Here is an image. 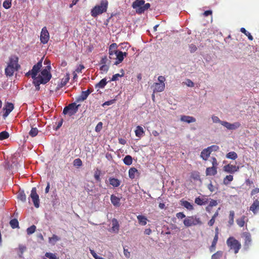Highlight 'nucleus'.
Listing matches in <instances>:
<instances>
[{"label":"nucleus","mask_w":259,"mask_h":259,"mask_svg":"<svg viewBox=\"0 0 259 259\" xmlns=\"http://www.w3.org/2000/svg\"><path fill=\"white\" fill-rule=\"evenodd\" d=\"M149 3H145L144 0H135L132 4V7L138 14H142L150 7Z\"/></svg>","instance_id":"1"},{"label":"nucleus","mask_w":259,"mask_h":259,"mask_svg":"<svg viewBox=\"0 0 259 259\" xmlns=\"http://www.w3.org/2000/svg\"><path fill=\"white\" fill-rule=\"evenodd\" d=\"M108 2L107 0H102L100 4L96 6L91 11V15L93 17H96L107 11Z\"/></svg>","instance_id":"2"},{"label":"nucleus","mask_w":259,"mask_h":259,"mask_svg":"<svg viewBox=\"0 0 259 259\" xmlns=\"http://www.w3.org/2000/svg\"><path fill=\"white\" fill-rule=\"evenodd\" d=\"M226 243L230 249L233 250L235 254L239 252L241 247V243L233 237H230Z\"/></svg>","instance_id":"3"},{"label":"nucleus","mask_w":259,"mask_h":259,"mask_svg":"<svg viewBox=\"0 0 259 259\" xmlns=\"http://www.w3.org/2000/svg\"><path fill=\"white\" fill-rule=\"evenodd\" d=\"M51 67L50 65L47 66L46 68L44 69L40 72V75L37 76L38 79L41 80L40 82L47 83L48 82L52 77V74L50 73Z\"/></svg>","instance_id":"4"},{"label":"nucleus","mask_w":259,"mask_h":259,"mask_svg":"<svg viewBox=\"0 0 259 259\" xmlns=\"http://www.w3.org/2000/svg\"><path fill=\"white\" fill-rule=\"evenodd\" d=\"M202 224L200 219L196 216L188 217L184 220V224L186 227L201 225Z\"/></svg>","instance_id":"5"},{"label":"nucleus","mask_w":259,"mask_h":259,"mask_svg":"<svg viewBox=\"0 0 259 259\" xmlns=\"http://www.w3.org/2000/svg\"><path fill=\"white\" fill-rule=\"evenodd\" d=\"M79 106V105H77L75 103H71L64 108L63 113L72 116L77 112Z\"/></svg>","instance_id":"6"},{"label":"nucleus","mask_w":259,"mask_h":259,"mask_svg":"<svg viewBox=\"0 0 259 259\" xmlns=\"http://www.w3.org/2000/svg\"><path fill=\"white\" fill-rule=\"evenodd\" d=\"M30 197L32 199L33 204L36 208L39 206V196L37 193L36 189L35 187L32 188L30 194Z\"/></svg>","instance_id":"7"},{"label":"nucleus","mask_w":259,"mask_h":259,"mask_svg":"<svg viewBox=\"0 0 259 259\" xmlns=\"http://www.w3.org/2000/svg\"><path fill=\"white\" fill-rule=\"evenodd\" d=\"M50 38V34L46 26L44 27L41 31L40 35V42L43 44L48 43Z\"/></svg>","instance_id":"8"},{"label":"nucleus","mask_w":259,"mask_h":259,"mask_svg":"<svg viewBox=\"0 0 259 259\" xmlns=\"http://www.w3.org/2000/svg\"><path fill=\"white\" fill-rule=\"evenodd\" d=\"M114 55L115 56L116 59L114 64L117 65L123 61L124 57L126 56L127 53L126 52L123 53L121 51H118L117 50H114Z\"/></svg>","instance_id":"9"},{"label":"nucleus","mask_w":259,"mask_h":259,"mask_svg":"<svg viewBox=\"0 0 259 259\" xmlns=\"http://www.w3.org/2000/svg\"><path fill=\"white\" fill-rule=\"evenodd\" d=\"M19 58L16 56H11L9 59V62L8 63V66L16 68V69L18 70L20 68V65L18 64Z\"/></svg>","instance_id":"10"},{"label":"nucleus","mask_w":259,"mask_h":259,"mask_svg":"<svg viewBox=\"0 0 259 259\" xmlns=\"http://www.w3.org/2000/svg\"><path fill=\"white\" fill-rule=\"evenodd\" d=\"M239 167L238 166L228 164L223 167V170L226 172L233 174L239 170Z\"/></svg>","instance_id":"11"},{"label":"nucleus","mask_w":259,"mask_h":259,"mask_svg":"<svg viewBox=\"0 0 259 259\" xmlns=\"http://www.w3.org/2000/svg\"><path fill=\"white\" fill-rule=\"evenodd\" d=\"M42 67V60L38 61L36 64L34 65L32 69H31V72H32V78L37 77V73L39 72L41 67Z\"/></svg>","instance_id":"12"},{"label":"nucleus","mask_w":259,"mask_h":259,"mask_svg":"<svg viewBox=\"0 0 259 259\" xmlns=\"http://www.w3.org/2000/svg\"><path fill=\"white\" fill-rule=\"evenodd\" d=\"M14 106L13 104L12 103L7 102L4 108V110L5 111L3 114V117L5 118L14 109Z\"/></svg>","instance_id":"13"},{"label":"nucleus","mask_w":259,"mask_h":259,"mask_svg":"<svg viewBox=\"0 0 259 259\" xmlns=\"http://www.w3.org/2000/svg\"><path fill=\"white\" fill-rule=\"evenodd\" d=\"M249 210L251 211L254 214L259 212V201L257 199L254 200L249 207Z\"/></svg>","instance_id":"14"},{"label":"nucleus","mask_w":259,"mask_h":259,"mask_svg":"<svg viewBox=\"0 0 259 259\" xmlns=\"http://www.w3.org/2000/svg\"><path fill=\"white\" fill-rule=\"evenodd\" d=\"M152 88H153V91L154 93L161 92L164 90L165 83L156 82L153 84Z\"/></svg>","instance_id":"15"},{"label":"nucleus","mask_w":259,"mask_h":259,"mask_svg":"<svg viewBox=\"0 0 259 259\" xmlns=\"http://www.w3.org/2000/svg\"><path fill=\"white\" fill-rule=\"evenodd\" d=\"M242 235L244 237V246L248 247L251 242V234L249 232H244Z\"/></svg>","instance_id":"16"},{"label":"nucleus","mask_w":259,"mask_h":259,"mask_svg":"<svg viewBox=\"0 0 259 259\" xmlns=\"http://www.w3.org/2000/svg\"><path fill=\"white\" fill-rule=\"evenodd\" d=\"M120 198L112 194L110 196V200L112 204L115 207H119L120 206Z\"/></svg>","instance_id":"17"},{"label":"nucleus","mask_w":259,"mask_h":259,"mask_svg":"<svg viewBox=\"0 0 259 259\" xmlns=\"http://www.w3.org/2000/svg\"><path fill=\"white\" fill-rule=\"evenodd\" d=\"M248 219L245 215H243L240 218L236 220V223L240 227L244 226L246 223L248 222Z\"/></svg>","instance_id":"18"},{"label":"nucleus","mask_w":259,"mask_h":259,"mask_svg":"<svg viewBox=\"0 0 259 259\" xmlns=\"http://www.w3.org/2000/svg\"><path fill=\"white\" fill-rule=\"evenodd\" d=\"M112 232L115 233H118L119 230V224L117 219L114 218L112 220Z\"/></svg>","instance_id":"19"},{"label":"nucleus","mask_w":259,"mask_h":259,"mask_svg":"<svg viewBox=\"0 0 259 259\" xmlns=\"http://www.w3.org/2000/svg\"><path fill=\"white\" fill-rule=\"evenodd\" d=\"M217 167L212 166L211 167H207L205 173L206 176H213L217 174Z\"/></svg>","instance_id":"20"},{"label":"nucleus","mask_w":259,"mask_h":259,"mask_svg":"<svg viewBox=\"0 0 259 259\" xmlns=\"http://www.w3.org/2000/svg\"><path fill=\"white\" fill-rule=\"evenodd\" d=\"M211 154L210 151H209L208 148L203 149L200 154L201 158H202L203 160L206 161L207 160L208 158L210 156Z\"/></svg>","instance_id":"21"},{"label":"nucleus","mask_w":259,"mask_h":259,"mask_svg":"<svg viewBox=\"0 0 259 259\" xmlns=\"http://www.w3.org/2000/svg\"><path fill=\"white\" fill-rule=\"evenodd\" d=\"M181 120L182 121L190 123L191 122H195L196 119L192 116H187V115H182L181 117Z\"/></svg>","instance_id":"22"},{"label":"nucleus","mask_w":259,"mask_h":259,"mask_svg":"<svg viewBox=\"0 0 259 259\" xmlns=\"http://www.w3.org/2000/svg\"><path fill=\"white\" fill-rule=\"evenodd\" d=\"M137 218L139 225L141 226H145L147 224L148 219L145 215H138Z\"/></svg>","instance_id":"23"},{"label":"nucleus","mask_w":259,"mask_h":259,"mask_svg":"<svg viewBox=\"0 0 259 259\" xmlns=\"http://www.w3.org/2000/svg\"><path fill=\"white\" fill-rule=\"evenodd\" d=\"M17 70V69H16V68H15L7 65L5 68V74L7 76H12L13 75L14 72Z\"/></svg>","instance_id":"24"},{"label":"nucleus","mask_w":259,"mask_h":259,"mask_svg":"<svg viewBox=\"0 0 259 259\" xmlns=\"http://www.w3.org/2000/svg\"><path fill=\"white\" fill-rule=\"evenodd\" d=\"M135 134L137 137L141 138L144 134L143 128L140 125L137 126L135 130Z\"/></svg>","instance_id":"25"},{"label":"nucleus","mask_w":259,"mask_h":259,"mask_svg":"<svg viewBox=\"0 0 259 259\" xmlns=\"http://www.w3.org/2000/svg\"><path fill=\"white\" fill-rule=\"evenodd\" d=\"M110 184L114 187H118L120 184V181L116 178H110L109 179Z\"/></svg>","instance_id":"26"},{"label":"nucleus","mask_w":259,"mask_h":259,"mask_svg":"<svg viewBox=\"0 0 259 259\" xmlns=\"http://www.w3.org/2000/svg\"><path fill=\"white\" fill-rule=\"evenodd\" d=\"M235 217V212L233 210H231L229 212V221H228V226L229 227L232 226L234 224V219Z\"/></svg>","instance_id":"27"},{"label":"nucleus","mask_w":259,"mask_h":259,"mask_svg":"<svg viewBox=\"0 0 259 259\" xmlns=\"http://www.w3.org/2000/svg\"><path fill=\"white\" fill-rule=\"evenodd\" d=\"M59 240L60 238L55 234H53L51 237L49 238V242L52 245H55Z\"/></svg>","instance_id":"28"},{"label":"nucleus","mask_w":259,"mask_h":259,"mask_svg":"<svg viewBox=\"0 0 259 259\" xmlns=\"http://www.w3.org/2000/svg\"><path fill=\"white\" fill-rule=\"evenodd\" d=\"M138 169L135 167H132L128 170V176L131 179L135 178L136 174H138Z\"/></svg>","instance_id":"29"},{"label":"nucleus","mask_w":259,"mask_h":259,"mask_svg":"<svg viewBox=\"0 0 259 259\" xmlns=\"http://www.w3.org/2000/svg\"><path fill=\"white\" fill-rule=\"evenodd\" d=\"M117 45L115 43L112 44L109 47V54L110 58H112L114 56V50H116Z\"/></svg>","instance_id":"30"},{"label":"nucleus","mask_w":259,"mask_h":259,"mask_svg":"<svg viewBox=\"0 0 259 259\" xmlns=\"http://www.w3.org/2000/svg\"><path fill=\"white\" fill-rule=\"evenodd\" d=\"M33 79V84L35 87L36 90L38 91L40 89V84H46V83L40 82L41 80L39 79H38L37 77L32 78Z\"/></svg>","instance_id":"31"},{"label":"nucleus","mask_w":259,"mask_h":259,"mask_svg":"<svg viewBox=\"0 0 259 259\" xmlns=\"http://www.w3.org/2000/svg\"><path fill=\"white\" fill-rule=\"evenodd\" d=\"M69 73H66L64 77H63L61 81L60 84L59 85L60 88H62L65 86L67 83L69 81Z\"/></svg>","instance_id":"32"},{"label":"nucleus","mask_w":259,"mask_h":259,"mask_svg":"<svg viewBox=\"0 0 259 259\" xmlns=\"http://www.w3.org/2000/svg\"><path fill=\"white\" fill-rule=\"evenodd\" d=\"M124 163L127 165H130L133 163V158L131 155H126L123 159Z\"/></svg>","instance_id":"33"},{"label":"nucleus","mask_w":259,"mask_h":259,"mask_svg":"<svg viewBox=\"0 0 259 259\" xmlns=\"http://www.w3.org/2000/svg\"><path fill=\"white\" fill-rule=\"evenodd\" d=\"M88 93L82 91L79 96L76 98L77 102H81L84 101L88 98Z\"/></svg>","instance_id":"34"},{"label":"nucleus","mask_w":259,"mask_h":259,"mask_svg":"<svg viewBox=\"0 0 259 259\" xmlns=\"http://www.w3.org/2000/svg\"><path fill=\"white\" fill-rule=\"evenodd\" d=\"M219 237L214 236L212 242L211 246L209 247V250L211 252H213L215 249V246L217 245Z\"/></svg>","instance_id":"35"},{"label":"nucleus","mask_w":259,"mask_h":259,"mask_svg":"<svg viewBox=\"0 0 259 259\" xmlns=\"http://www.w3.org/2000/svg\"><path fill=\"white\" fill-rule=\"evenodd\" d=\"M107 82L106 81V78H103L101 79L98 83H97L95 85V88H104L105 86L106 85Z\"/></svg>","instance_id":"36"},{"label":"nucleus","mask_w":259,"mask_h":259,"mask_svg":"<svg viewBox=\"0 0 259 259\" xmlns=\"http://www.w3.org/2000/svg\"><path fill=\"white\" fill-rule=\"evenodd\" d=\"M233 180V176L231 175H228L224 178L223 183L225 185H228Z\"/></svg>","instance_id":"37"},{"label":"nucleus","mask_w":259,"mask_h":259,"mask_svg":"<svg viewBox=\"0 0 259 259\" xmlns=\"http://www.w3.org/2000/svg\"><path fill=\"white\" fill-rule=\"evenodd\" d=\"M17 198L22 201V202H25L26 199V196L23 191H19L18 195Z\"/></svg>","instance_id":"38"},{"label":"nucleus","mask_w":259,"mask_h":259,"mask_svg":"<svg viewBox=\"0 0 259 259\" xmlns=\"http://www.w3.org/2000/svg\"><path fill=\"white\" fill-rule=\"evenodd\" d=\"M182 205L187 209L191 210L193 209V205L188 201L184 200L182 201Z\"/></svg>","instance_id":"39"},{"label":"nucleus","mask_w":259,"mask_h":259,"mask_svg":"<svg viewBox=\"0 0 259 259\" xmlns=\"http://www.w3.org/2000/svg\"><path fill=\"white\" fill-rule=\"evenodd\" d=\"M226 156L227 158L232 160H235L238 157L237 153L234 151L229 152Z\"/></svg>","instance_id":"40"},{"label":"nucleus","mask_w":259,"mask_h":259,"mask_svg":"<svg viewBox=\"0 0 259 259\" xmlns=\"http://www.w3.org/2000/svg\"><path fill=\"white\" fill-rule=\"evenodd\" d=\"M10 224L13 229H15L19 227V222L16 219L11 220L10 222Z\"/></svg>","instance_id":"41"},{"label":"nucleus","mask_w":259,"mask_h":259,"mask_svg":"<svg viewBox=\"0 0 259 259\" xmlns=\"http://www.w3.org/2000/svg\"><path fill=\"white\" fill-rule=\"evenodd\" d=\"M195 203L199 205H202L207 203V201L204 200L203 199L200 197H196L195 199Z\"/></svg>","instance_id":"42"},{"label":"nucleus","mask_w":259,"mask_h":259,"mask_svg":"<svg viewBox=\"0 0 259 259\" xmlns=\"http://www.w3.org/2000/svg\"><path fill=\"white\" fill-rule=\"evenodd\" d=\"M240 31L242 33H244L245 35H246L248 37V38L250 40H253V38L252 36L251 35V34L249 32L246 31V30L244 28H243V27L241 28Z\"/></svg>","instance_id":"43"},{"label":"nucleus","mask_w":259,"mask_h":259,"mask_svg":"<svg viewBox=\"0 0 259 259\" xmlns=\"http://www.w3.org/2000/svg\"><path fill=\"white\" fill-rule=\"evenodd\" d=\"M223 254L222 251H218L212 255L211 259H220L222 257Z\"/></svg>","instance_id":"44"},{"label":"nucleus","mask_w":259,"mask_h":259,"mask_svg":"<svg viewBox=\"0 0 259 259\" xmlns=\"http://www.w3.org/2000/svg\"><path fill=\"white\" fill-rule=\"evenodd\" d=\"M121 72H122L121 74L119 73L115 74L113 75L111 79V81H116L118 79L119 77H122L124 76V73L123 69L121 70Z\"/></svg>","instance_id":"45"},{"label":"nucleus","mask_w":259,"mask_h":259,"mask_svg":"<svg viewBox=\"0 0 259 259\" xmlns=\"http://www.w3.org/2000/svg\"><path fill=\"white\" fill-rule=\"evenodd\" d=\"M38 131L36 127H32L29 134L32 137H35L38 134Z\"/></svg>","instance_id":"46"},{"label":"nucleus","mask_w":259,"mask_h":259,"mask_svg":"<svg viewBox=\"0 0 259 259\" xmlns=\"http://www.w3.org/2000/svg\"><path fill=\"white\" fill-rule=\"evenodd\" d=\"M45 256L50 259H59L57 256L56 253H53L51 252H46Z\"/></svg>","instance_id":"47"},{"label":"nucleus","mask_w":259,"mask_h":259,"mask_svg":"<svg viewBox=\"0 0 259 259\" xmlns=\"http://www.w3.org/2000/svg\"><path fill=\"white\" fill-rule=\"evenodd\" d=\"M9 134L6 131H3L0 133V140H3L8 138Z\"/></svg>","instance_id":"48"},{"label":"nucleus","mask_w":259,"mask_h":259,"mask_svg":"<svg viewBox=\"0 0 259 259\" xmlns=\"http://www.w3.org/2000/svg\"><path fill=\"white\" fill-rule=\"evenodd\" d=\"M12 0H5L3 3V7L6 9L11 8L12 5Z\"/></svg>","instance_id":"49"},{"label":"nucleus","mask_w":259,"mask_h":259,"mask_svg":"<svg viewBox=\"0 0 259 259\" xmlns=\"http://www.w3.org/2000/svg\"><path fill=\"white\" fill-rule=\"evenodd\" d=\"M36 230V227L35 225H32L30 227L27 229V233L28 235H31L33 234Z\"/></svg>","instance_id":"50"},{"label":"nucleus","mask_w":259,"mask_h":259,"mask_svg":"<svg viewBox=\"0 0 259 259\" xmlns=\"http://www.w3.org/2000/svg\"><path fill=\"white\" fill-rule=\"evenodd\" d=\"M240 126V123L237 122L234 123H231L229 130H233L238 128Z\"/></svg>","instance_id":"51"},{"label":"nucleus","mask_w":259,"mask_h":259,"mask_svg":"<svg viewBox=\"0 0 259 259\" xmlns=\"http://www.w3.org/2000/svg\"><path fill=\"white\" fill-rule=\"evenodd\" d=\"M73 164L75 166H80L82 164L81 160L80 158L75 159L73 161Z\"/></svg>","instance_id":"52"},{"label":"nucleus","mask_w":259,"mask_h":259,"mask_svg":"<svg viewBox=\"0 0 259 259\" xmlns=\"http://www.w3.org/2000/svg\"><path fill=\"white\" fill-rule=\"evenodd\" d=\"M207 148L209 149L211 153L212 151H217L219 149V147L215 145H211Z\"/></svg>","instance_id":"53"},{"label":"nucleus","mask_w":259,"mask_h":259,"mask_svg":"<svg viewBox=\"0 0 259 259\" xmlns=\"http://www.w3.org/2000/svg\"><path fill=\"white\" fill-rule=\"evenodd\" d=\"M26 247L25 245L22 244H20L18 247V250L20 253L22 254L23 252L26 250Z\"/></svg>","instance_id":"54"},{"label":"nucleus","mask_w":259,"mask_h":259,"mask_svg":"<svg viewBox=\"0 0 259 259\" xmlns=\"http://www.w3.org/2000/svg\"><path fill=\"white\" fill-rule=\"evenodd\" d=\"M103 127V123L102 122H99L95 127V131L96 132H99L101 131Z\"/></svg>","instance_id":"55"},{"label":"nucleus","mask_w":259,"mask_h":259,"mask_svg":"<svg viewBox=\"0 0 259 259\" xmlns=\"http://www.w3.org/2000/svg\"><path fill=\"white\" fill-rule=\"evenodd\" d=\"M109 69V67L106 65H102L100 68V70L104 72H107Z\"/></svg>","instance_id":"56"},{"label":"nucleus","mask_w":259,"mask_h":259,"mask_svg":"<svg viewBox=\"0 0 259 259\" xmlns=\"http://www.w3.org/2000/svg\"><path fill=\"white\" fill-rule=\"evenodd\" d=\"M212 120L214 123H220L221 124V121L218 116L213 115L211 117Z\"/></svg>","instance_id":"57"},{"label":"nucleus","mask_w":259,"mask_h":259,"mask_svg":"<svg viewBox=\"0 0 259 259\" xmlns=\"http://www.w3.org/2000/svg\"><path fill=\"white\" fill-rule=\"evenodd\" d=\"M189 50L191 53H194L197 50V48L195 45L191 44L189 46Z\"/></svg>","instance_id":"58"},{"label":"nucleus","mask_w":259,"mask_h":259,"mask_svg":"<svg viewBox=\"0 0 259 259\" xmlns=\"http://www.w3.org/2000/svg\"><path fill=\"white\" fill-rule=\"evenodd\" d=\"M218 203L217 200L211 199L210 201L209 202V205L212 207L213 206H217L218 205Z\"/></svg>","instance_id":"59"},{"label":"nucleus","mask_w":259,"mask_h":259,"mask_svg":"<svg viewBox=\"0 0 259 259\" xmlns=\"http://www.w3.org/2000/svg\"><path fill=\"white\" fill-rule=\"evenodd\" d=\"M211 160H212L211 163H212V166L218 167V163L217 159L215 157H211Z\"/></svg>","instance_id":"60"},{"label":"nucleus","mask_w":259,"mask_h":259,"mask_svg":"<svg viewBox=\"0 0 259 259\" xmlns=\"http://www.w3.org/2000/svg\"><path fill=\"white\" fill-rule=\"evenodd\" d=\"M186 84L188 87H193L194 86V83L193 81H192L190 79H187L186 80Z\"/></svg>","instance_id":"61"},{"label":"nucleus","mask_w":259,"mask_h":259,"mask_svg":"<svg viewBox=\"0 0 259 259\" xmlns=\"http://www.w3.org/2000/svg\"><path fill=\"white\" fill-rule=\"evenodd\" d=\"M230 123L227 121H223L222 122H221V124L226 127L228 130H229L230 128Z\"/></svg>","instance_id":"62"},{"label":"nucleus","mask_w":259,"mask_h":259,"mask_svg":"<svg viewBox=\"0 0 259 259\" xmlns=\"http://www.w3.org/2000/svg\"><path fill=\"white\" fill-rule=\"evenodd\" d=\"M123 253L124 255L127 258H129L131 256L130 252L128 251L127 249H125V248H123Z\"/></svg>","instance_id":"63"},{"label":"nucleus","mask_w":259,"mask_h":259,"mask_svg":"<svg viewBox=\"0 0 259 259\" xmlns=\"http://www.w3.org/2000/svg\"><path fill=\"white\" fill-rule=\"evenodd\" d=\"M84 68V67L83 65H79L76 69L75 71L77 72V73L81 72L82 70Z\"/></svg>","instance_id":"64"}]
</instances>
